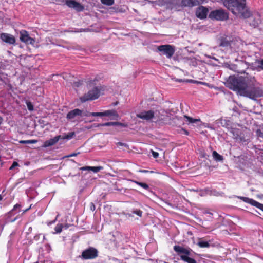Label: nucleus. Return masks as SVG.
I'll use <instances>...</instances> for the list:
<instances>
[{
	"instance_id": "obj_9",
	"label": "nucleus",
	"mask_w": 263,
	"mask_h": 263,
	"mask_svg": "<svg viewBox=\"0 0 263 263\" xmlns=\"http://www.w3.org/2000/svg\"><path fill=\"white\" fill-rule=\"evenodd\" d=\"M97 255V250L93 248H89L82 252L81 256L84 259H91L96 258Z\"/></svg>"
},
{
	"instance_id": "obj_41",
	"label": "nucleus",
	"mask_w": 263,
	"mask_h": 263,
	"mask_svg": "<svg viewBox=\"0 0 263 263\" xmlns=\"http://www.w3.org/2000/svg\"><path fill=\"white\" fill-rule=\"evenodd\" d=\"M80 84H81V83L80 82H75L73 83V85L76 87H79Z\"/></svg>"
},
{
	"instance_id": "obj_24",
	"label": "nucleus",
	"mask_w": 263,
	"mask_h": 263,
	"mask_svg": "<svg viewBox=\"0 0 263 263\" xmlns=\"http://www.w3.org/2000/svg\"><path fill=\"white\" fill-rule=\"evenodd\" d=\"M213 156L214 159L216 161H221L223 159L222 157L216 151H214L213 152Z\"/></svg>"
},
{
	"instance_id": "obj_27",
	"label": "nucleus",
	"mask_w": 263,
	"mask_h": 263,
	"mask_svg": "<svg viewBox=\"0 0 263 263\" xmlns=\"http://www.w3.org/2000/svg\"><path fill=\"white\" fill-rule=\"evenodd\" d=\"M101 3L107 6H111L114 4V0H101Z\"/></svg>"
},
{
	"instance_id": "obj_20",
	"label": "nucleus",
	"mask_w": 263,
	"mask_h": 263,
	"mask_svg": "<svg viewBox=\"0 0 263 263\" xmlns=\"http://www.w3.org/2000/svg\"><path fill=\"white\" fill-rule=\"evenodd\" d=\"M197 245L200 248H208L210 246V244L208 241H203L201 239H199Z\"/></svg>"
},
{
	"instance_id": "obj_52",
	"label": "nucleus",
	"mask_w": 263,
	"mask_h": 263,
	"mask_svg": "<svg viewBox=\"0 0 263 263\" xmlns=\"http://www.w3.org/2000/svg\"><path fill=\"white\" fill-rule=\"evenodd\" d=\"M92 206H93V207L91 208V209H95V205H92Z\"/></svg>"
},
{
	"instance_id": "obj_22",
	"label": "nucleus",
	"mask_w": 263,
	"mask_h": 263,
	"mask_svg": "<svg viewBox=\"0 0 263 263\" xmlns=\"http://www.w3.org/2000/svg\"><path fill=\"white\" fill-rule=\"evenodd\" d=\"M184 117L186 119L187 121L190 123H195L200 121V120L199 119H193L187 116H184Z\"/></svg>"
},
{
	"instance_id": "obj_30",
	"label": "nucleus",
	"mask_w": 263,
	"mask_h": 263,
	"mask_svg": "<svg viewBox=\"0 0 263 263\" xmlns=\"http://www.w3.org/2000/svg\"><path fill=\"white\" fill-rule=\"evenodd\" d=\"M204 0H191L192 7L202 4Z\"/></svg>"
},
{
	"instance_id": "obj_40",
	"label": "nucleus",
	"mask_w": 263,
	"mask_h": 263,
	"mask_svg": "<svg viewBox=\"0 0 263 263\" xmlns=\"http://www.w3.org/2000/svg\"><path fill=\"white\" fill-rule=\"evenodd\" d=\"M80 153H72L71 154H70L69 155H68L67 156V157H74V156H76L78 154H79Z\"/></svg>"
},
{
	"instance_id": "obj_11",
	"label": "nucleus",
	"mask_w": 263,
	"mask_h": 263,
	"mask_svg": "<svg viewBox=\"0 0 263 263\" xmlns=\"http://www.w3.org/2000/svg\"><path fill=\"white\" fill-rule=\"evenodd\" d=\"M65 4L69 7L74 8L78 11H82L84 9L83 6H82L79 3L74 0H66Z\"/></svg>"
},
{
	"instance_id": "obj_6",
	"label": "nucleus",
	"mask_w": 263,
	"mask_h": 263,
	"mask_svg": "<svg viewBox=\"0 0 263 263\" xmlns=\"http://www.w3.org/2000/svg\"><path fill=\"white\" fill-rule=\"evenodd\" d=\"M157 50L166 55L167 58H171L175 52L174 47L170 45H163L157 47Z\"/></svg>"
},
{
	"instance_id": "obj_21",
	"label": "nucleus",
	"mask_w": 263,
	"mask_h": 263,
	"mask_svg": "<svg viewBox=\"0 0 263 263\" xmlns=\"http://www.w3.org/2000/svg\"><path fill=\"white\" fill-rule=\"evenodd\" d=\"M75 133L74 132H69L64 136H61V139L69 140L72 139Z\"/></svg>"
},
{
	"instance_id": "obj_26",
	"label": "nucleus",
	"mask_w": 263,
	"mask_h": 263,
	"mask_svg": "<svg viewBox=\"0 0 263 263\" xmlns=\"http://www.w3.org/2000/svg\"><path fill=\"white\" fill-rule=\"evenodd\" d=\"M191 0H182L181 5L184 7H192Z\"/></svg>"
},
{
	"instance_id": "obj_15",
	"label": "nucleus",
	"mask_w": 263,
	"mask_h": 263,
	"mask_svg": "<svg viewBox=\"0 0 263 263\" xmlns=\"http://www.w3.org/2000/svg\"><path fill=\"white\" fill-rule=\"evenodd\" d=\"M93 126L95 127H100V126H123L126 127V125L120 123L118 122H107L105 123H102V124H93Z\"/></svg>"
},
{
	"instance_id": "obj_48",
	"label": "nucleus",
	"mask_w": 263,
	"mask_h": 263,
	"mask_svg": "<svg viewBox=\"0 0 263 263\" xmlns=\"http://www.w3.org/2000/svg\"><path fill=\"white\" fill-rule=\"evenodd\" d=\"M63 228H65V229H67L68 228V226L67 224H66L64 227L63 226Z\"/></svg>"
},
{
	"instance_id": "obj_28",
	"label": "nucleus",
	"mask_w": 263,
	"mask_h": 263,
	"mask_svg": "<svg viewBox=\"0 0 263 263\" xmlns=\"http://www.w3.org/2000/svg\"><path fill=\"white\" fill-rule=\"evenodd\" d=\"M85 115L87 116H95V117H96V116H99V117L104 116V112H90L88 114H86Z\"/></svg>"
},
{
	"instance_id": "obj_49",
	"label": "nucleus",
	"mask_w": 263,
	"mask_h": 263,
	"mask_svg": "<svg viewBox=\"0 0 263 263\" xmlns=\"http://www.w3.org/2000/svg\"><path fill=\"white\" fill-rule=\"evenodd\" d=\"M28 209H26L25 210H24V211H23V213H25V212H26L27 211H28Z\"/></svg>"
},
{
	"instance_id": "obj_37",
	"label": "nucleus",
	"mask_w": 263,
	"mask_h": 263,
	"mask_svg": "<svg viewBox=\"0 0 263 263\" xmlns=\"http://www.w3.org/2000/svg\"><path fill=\"white\" fill-rule=\"evenodd\" d=\"M151 152H152V155H153V156L155 158H158V156H159V154L157 152H156L153 150H151Z\"/></svg>"
},
{
	"instance_id": "obj_34",
	"label": "nucleus",
	"mask_w": 263,
	"mask_h": 263,
	"mask_svg": "<svg viewBox=\"0 0 263 263\" xmlns=\"http://www.w3.org/2000/svg\"><path fill=\"white\" fill-rule=\"evenodd\" d=\"M133 212H134V213L137 215L139 217L142 216V212L140 210H136L134 211Z\"/></svg>"
},
{
	"instance_id": "obj_3",
	"label": "nucleus",
	"mask_w": 263,
	"mask_h": 263,
	"mask_svg": "<svg viewBox=\"0 0 263 263\" xmlns=\"http://www.w3.org/2000/svg\"><path fill=\"white\" fill-rule=\"evenodd\" d=\"M165 111L161 110H143L137 114V117L143 120L149 121L152 119L156 122H161L173 124L171 122H167V117H165L163 114Z\"/></svg>"
},
{
	"instance_id": "obj_38",
	"label": "nucleus",
	"mask_w": 263,
	"mask_h": 263,
	"mask_svg": "<svg viewBox=\"0 0 263 263\" xmlns=\"http://www.w3.org/2000/svg\"><path fill=\"white\" fill-rule=\"evenodd\" d=\"M89 168H90V166H84V167H81L80 168V170H82V171H90L91 170Z\"/></svg>"
},
{
	"instance_id": "obj_23",
	"label": "nucleus",
	"mask_w": 263,
	"mask_h": 263,
	"mask_svg": "<svg viewBox=\"0 0 263 263\" xmlns=\"http://www.w3.org/2000/svg\"><path fill=\"white\" fill-rule=\"evenodd\" d=\"M132 181L145 190L149 189L148 185L145 183L140 182H138L137 181H134V180H132Z\"/></svg>"
},
{
	"instance_id": "obj_8",
	"label": "nucleus",
	"mask_w": 263,
	"mask_h": 263,
	"mask_svg": "<svg viewBox=\"0 0 263 263\" xmlns=\"http://www.w3.org/2000/svg\"><path fill=\"white\" fill-rule=\"evenodd\" d=\"M209 17L217 20L223 21L228 18L227 14L222 10H217L212 11L209 14Z\"/></svg>"
},
{
	"instance_id": "obj_14",
	"label": "nucleus",
	"mask_w": 263,
	"mask_h": 263,
	"mask_svg": "<svg viewBox=\"0 0 263 263\" xmlns=\"http://www.w3.org/2000/svg\"><path fill=\"white\" fill-rule=\"evenodd\" d=\"M1 38L3 41L9 44H14L15 42V38L13 36L7 33L1 34Z\"/></svg>"
},
{
	"instance_id": "obj_19",
	"label": "nucleus",
	"mask_w": 263,
	"mask_h": 263,
	"mask_svg": "<svg viewBox=\"0 0 263 263\" xmlns=\"http://www.w3.org/2000/svg\"><path fill=\"white\" fill-rule=\"evenodd\" d=\"M231 38L229 36L222 38L221 41L220 46L223 47H228L230 45Z\"/></svg>"
},
{
	"instance_id": "obj_5",
	"label": "nucleus",
	"mask_w": 263,
	"mask_h": 263,
	"mask_svg": "<svg viewBox=\"0 0 263 263\" xmlns=\"http://www.w3.org/2000/svg\"><path fill=\"white\" fill-rule=\"evenodd\" d=\"M100 96V91L97 87H95L87 93L80 98L82 102H86L89 100H93L97 99Z\"/></svg>"
},
{
	"instance_id": "obj_25",
	"label": "nucleus",
	"mask_w": 263,
	"mask_h": 263,
	"mask_svg": "<svg viewBox=\"0 0 263 263\" xmlns=\"http://www.w3.org/2000/svg\"><path fill=\"white\" fill-rule=\"evenodd\" d=\"M37 142L36 140H21L20 143L22 144H34Z\"/></svg>"
},
{
	"instance_id": "obj_7",
	"label": "nucleus",
	"mask_w": 263,
	"mask_h": 263,
	"mask_svg": "<svg viewBox=\"0 0 263 263\" xmlns=\"http://www.w3.org/2000/svg\"><path fill=\"white\" fill-rule=\"evenodd\" d=\"M82 115L83 111L77 108L69 111L67 114L66 118L71 122H76L79 121Z\"/></svg>"
},
{
	"instance_id": "obj_13",
	"label": "nucleus",
	"mask_w": 263,
	"mask_h": 263,
	"mask_svg": "<svg viewBox=\"0 0 263 263\" xmlns=\"http://www.w3.org/2000/svg\"><path fill=\"white\" fill-rule=\"evenodd\" d=\"M61 136L59 135V136H57L54 137L53 138L50 139L48 140H46L44 142L43 146L44 147H47L52 146V145H54L55 143H57L58 142V141L60 139H61Z\"/></svg>"
},
{
	"instance_id": "obj_2",
	"label": "nucleus",
	"mask_w": 263,
	"mask_h": 263,
	"mask_svg": "<svg viewBox=\"0 0 263 263\" xmlns=\"http://www.w3.org/2000/svg\"><path fill=\"white\" fill-rule=\"evenodd\" d=\"M224 5L235 15L244 18L250 17L251 13L246 7V0H223Z\"/></svg>"
},
{
	"instance_id": "obj_50",
	"label": "nucleus",
	"mask_w": 263,
	"mask_h": 263,
	"mask_svg": "<svg viewBox=\"0 0 263 263\" xmlns=\"http://www.w3.org/2000/svg\"><path fill=\"white\" fill-rule=\"evenodd\" d=\"M2 200V196L0 195V201Z\"/></svg>"
},
{
	"instance_id": "obj_16",
	"label": "nucleus",
	"mask_w": 263,
	"mask_h": 263,
	"mask_svg": "<svg viewBox=\"0 0 263 263\" xmlns=\"http://www.w3.org/2000/svg\"><path fill=\"white\" fill-rule=\"evenodd\" d=\"M241 45V42L236 38H232L231 41L230 47L234 51H236Z\"/></svg>"
},
{
	"instance_id": "obj_32",
	"label": "nucleus",
	"mask_w": 263,
	"mask_h": 263,
	"mask_svg": "<svg viewBox=\"0 0 263 263\" xmlns=\"http://www.w3.org/2000/svg\"><path fill=\"white\" fill-rule=\"evenodd\" d=\"M256 63L258 64V67L263 70V59L258 60L256 61Z\"/></svg>"
},
{
	"instance_id": "obj_10",
	"label": "nucleus",
	"mask_w": 263,
	"mask_h": 263,
	"mask_svg": "<svg viewBox=\"0 0 263 263\" xmlns=\"http://www.w3.org/2000/svg\"><path fill=\"white\" fill-rule=\"evenodd\" d=\"M20 39L21 42L26 44L33 45L35 43L34 39L30 37L28 33L26 30H22L20 31Z\"/></svg>"
},
{
	"instance_id": "obj_51",
	"label": "nucleus",
	"mask_w": 263,
	"mask_h": 263,
	"mask_svg": "<svg viewBox=\"0 0 263 263\" xmlns=\"http://www.w3.org/2000/svg\"><path fill=\"white\" fill-rule=\"evenodd\" d=\"M92 206H93V207L91 208V209H95V205H92Z\"/></svg>"
},
{
	"instance_id": "obj_44",
	"label": "nucleus",
	"mask_w": 263,
	"mask_h": 263,
	"mask_svg": "<svg viewBox=\"0 0 263 263\" xmlns=\"http://www.w3.org/2000/svg\"><path fill=\"white\" fill-rule=\"evenodd\" d=\"M118 144L121 145V146H126V144H124V143H121V142H119L118 143Z\"/></svg>"
},
{
	"instance_id": "obj_4",
	"label": "nucleus",
	"mask_w": 263,
	"mask_h": 263,
	"mask_svg": "<svg viewBox=\"0 0 263 263\" xmlns=\"http://www.w3.org/2000/svg\"><path fill=\"white\" fill-rule=\"evenodd\" d=\"M174 250L178 253L182 260L187 263H196V261L194 259L190 257L191 255L190 249L180 246H175Z\"/></svg>"
},
{
	"instance_id": "obj_12",
	"label": "nucleus",
	"mask_w": 263,
	"mask_h": 263,
	"mask_svg": "<svg viewBox=\"0 0 263 263\" xmlns=\"http://www.w3.org/2000/svg\"><path fill=\"white\" fill-rule=\"evenodd\" d=\"M208 10L203 6L199 7L196 12V16L199 18L203 19L206 18Z\"/></svg>"
},
{
	"instance_id": "obj_31",
	"label": "nucleus",
	"mask_w": 263,
	"mask_h": 263,
	"mask_svg": "<svg viewBox=\"0 0 263 263\" xmlns=\"http://www.w3.org/2000/svg\"><path fill=\"white\" fill-rule=\"evenodd\" d=\"M63 228V225L61 224H58L54 228V230L55 231L54 233H59L62 231Z\"/></svg>"
},
{
	"instance_id": "obj_36",
	"label": "nucleus",
	"mask_w": 263,
	"mask_h": 263,
	"mask_svg": "<svg viewBox=\"0 0 263 263\" xmlns=\"http://www.w3.org/2000/svg\"><path fill=\"white\" fill-rule=\"evenodd\" d=\"M173 121H174V123L176 125H177V124H179V118L178 117H175V118H174L173 119Z\"/></svg>"
},
{
	"instance_id": "obj_46",
	"label": "nucleus",
	"mask_w": 263,
	"mask_h": 263,
	"mask_svg": "<svg viewBox=\"0 0 263 263\" xmlns=\"http://www.w3.org/2000/svg\"><path fill=\"white\" fill-rule=\"evenodd\" d=\"M56 219H57V218H55V219L54 220H53V221H51V222H50L49 223H48V225H50V224H52V223H54V222H55V221L56 220Z\"/></svg>"
},
{
	"instance_id": "obj_42",
	"label": "nucleus",
	"mask_w": 263,
	"mask_h": 263,
	"mask_svg": "<svg viewBox=\"0 0 263 263\" xmlns=\"http://www.w3.org/2000/svg\"><path fill=\"white\" fill-rule=\"evenodd\" d=\"M20 207H21V205L20 204H17L14 205L13 210H16L17 209H20Z\"/></svg>"
},
{
	"instance_id": "obj_54",
	"label": "nucleus",
	"mask_w": 263,
	"mask_h": 263,
	"mask_svg": "<svg viewBox=\"0 0 263 263\" xmlns=\"http://www.w3.org/2000/svg\"><path fill=\"white\" fill-rule=\"evenodd\" d=\"M206 214H210V215H212V213H210V212H207Z\"/></svg>"
},
{
	"instance_id": "obj_45",
	"label": "nucleus",
	"mask_w": 263,
	"mask_h": 263,
	"mask_svg": "<svg viewBox=\"0 0 263 263\" xmlns=\"http://www.w3.org/2000/svg\"><path fill=\"white\" fill-rule=\"evenodd\" d=\"M139 172H142V173H147V172H148V171H147V170H140Z\"/></svg>"
},
{
	"instance_id": "obj_35",
	"label": "nucleus",
	"mask_w": 263,
	"mask_h": 263,
	"mask_svg": "<svg viewBox=\"0 0 263 263\" xmlns=\"http://www.w3.org/2000/svg\"><path fill=\"white\" fill-rule=\"evenodd\" d=\"M18 165H19L18 163L17 162L14 161V162H13L11 166L10 167V170H12L14 168H15V167L18 166Z\"/></svg>"
},
{
	"instance_id": "obj_33",
	"label": "nucleus",
	"mask_w": 263,
	"mask_h": 263,
	"mask_svg": "<svg viewBox=\"0 0 263 263\" xmlns=\"http://www.w3.org/2000/svg\"><path fill=\"white\" fill-rule=\"evenodd\" d=\"M27 107H28V109L30 110V111H32L33 110V105L32 104V103L30 102H27Z\"/></svg>"
},
{
	"instance_id": "obj_18",
	"label": "nucleus",
	"mask_w": 263,
	"mask_h": 263,
	"mask_svg": "<svg viewBox=\"0 0 263 263\" xmlns=\"http://www.w3.org/2000/svg\"><path fill=\"white\" fill-rule=\"evenodd\" d=\"M238 198L239 199H240L241 200H242V201H243L244 202H246V203H250V204L254 206H257V204H258V202L254 200L253 199H250L248 197H238Z\"/></svg>"
},
{
	"instance_id": "obj_53",
	"label": "nucleus",
	"mask_w": 263,
	"mask_h": 263,
	"mask_svg": "<svg viewBox=\"0 0 263 263\" xmlns=\"http://www.w3.org/2000/svg\"><path fill=\"white\" fill-rule=\"evenodd\" d=\"M92 206H93V207L91 208V209H95V205H92Z\"/></svg>"
},
{
	"instance_id": "obj_29",
	"label": "nucleus",
	"mask_w": 263,
	"mask_h": 263,
	"mask_svg": "<svg viewBox=\"0 0 263 263\" xmlns=\"http://www.w3.org/2000/svg\"><path fill=\"white\" fill-rule=\"evenodd\" d=\"M90 171H92L94 173H97L100 171L103 170V167L102 166H90Z\"/></svg>"
},
{
	"instance_id": "obj_43",
	"label": "nucleus",
	"mask_w": 263,
	"mask_h": 263,
	"mask_svg": "<svg viewBox=\"0 0 263 263\" xmlns=\"http://www.w3.org/2000/svg\"><path fill=\"white\" fill-rule=\"evenodd\" d=\"M93 125L90 126H86L84 127V129H90L92 127H95V126H92Z\"/></svg>"
},
{
	"instance_id": "obj_17",
	"label": "nucleus",
	"mask_w": 263,
	"mask_h": 263,
	"mask_svg": "<svg viewBox=\"0 0 263 263\" xmlns=\"http://www.w3.org/2000/svg\"><path fill=\"white\" fill-rule=\"evenodd\" d=\"M104 116L110 117L111 120H117L119 118V115L115 110H108L104 111Z\"/></svg>"
},
{
	"instance_id": "obj_47",
	"label": "nucleus",
	"mask_w": 263,
	"mask_h": 263,
	"mask_svg": "<svg viewBox=\"0 0 263 263\" xmlns=\"http://www.w3.org/2000/svg\"><path fill=\"white\" fill-rule=\"evenodd\" d=\"M260 159L261 161H263V152L262 153L261 155H260Z\"/></svg>"
},
{
	"instance_id": "obj_1",
	"label": "nucleus",
	"mask_w": 263,
	"mask_h": 263,
	"mask_svg": "<svg viewBox=\"0 0 263 263\" xmlns=\"http://www.w3.org/2000/svg\"><path fill=\"white\" fill-rule=\"evenodd\" d=\"M227 85L230 89L236 91L238 95L252 100L263 96V89L260 84L257 82L254 76L248 75V73L245 77L230 76Z\"/></svg>"
},
{
	"instance_id": "obj_39",
	"label": "nucleus",
	"mask_w": 263,
	"mask_h": 263,
	"mask_svg": "<svg viewBox=\"0 0 263 263\" xmlns=\"http://www.w3.org/2000/svg\"><path fill=\"white\" fill-rule=\"evenodd\" d=\"M256 207L263 211V204H262L258 202Z\"/></svg>"
}]
</instances>
